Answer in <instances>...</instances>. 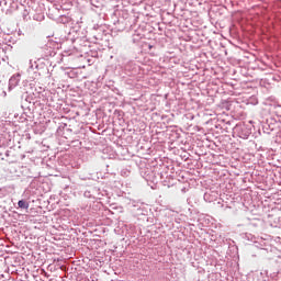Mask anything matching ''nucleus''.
<instances>
[{
    "mask_svg": "<svg viewBox=\"0 0 281 281\" xmlns=\"http://www.w3.org/2000/svg\"><path fill=\"white\" fill-rule=\"evenodd\" d=\"M18 206L21 207V210H27L30 207V203L25 202L24 200H20L18 202Z\"/></svg>",
    "mask_w": 281,
    "mask_h": 281,
    "instance_id": "1",
    "label": "nucleus"
}]
</instances>
